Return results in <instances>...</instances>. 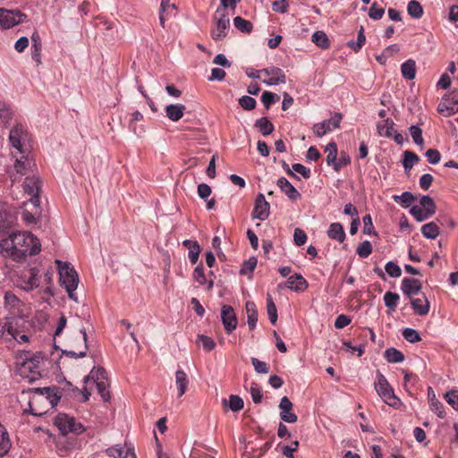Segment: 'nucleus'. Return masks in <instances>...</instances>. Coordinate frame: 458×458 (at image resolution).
I'll list each match as a JSON object with an SVG mask.
<instances>
[{
	"mask_svg": "<svg viewBox=\"0 0 458 458\" xmlns=\"http://www.w3.org/2000/svg\"><path fill=\"white\" fill-rule=\"evenodd\" d=\"M24 191L30 196V202L36 208H39V191L40 181L38 177H26L23 182Z\"/></svg>",
	"mask_w": 458,
	"mask_h": 458,
	"instance_id": "9b49d317",
	"label": "nucleus"
},
{
	"mask_svg": "<svg viewBox=\"0 0 458 458\" xmlns=\"http://www.w3.org/2000/svg\"><path fill=\"white\" fill-rule=\"evenodd\" d=\"M422 284L420 280L414 278L403 279V293L407 298L417 295L421 292Z\"/></svg>",
	"mask_w": 458,
	"mask_h": 458,
	"instance_id": "412c9836",
	"label": "nucleus"
},
{
	"mask_svg": "<svg viewBox=\"0 0 458 458\" xmlns=\"http://www.w3.org/2000/svg\"><path fill=\"white\" fill-rule=\"evenodd\" d=\"M55 263L57 265L61 285L64 287L69 298L77 302L78 297L75 290L78 287L79 276L76 270L69 262L56 259Z\"/></svg>",
	"mask_w": 458,
	"mask_h": 458,
	"instance_id": "20e7f679",
	"label": "nucleus"
},
{
	"mask_svg": "<svg viewBox=\"0 0 458 458\" xmlns=\"http://www.w3.org/2000/svg\"><path fill=\"white\" fill-rule=\"evenodd\" d=\"M4 306L10 310L19 309L21 305V300L11 291L4 293Z\"/></svg>",
	"mask_w": 458,
	"mask_h": 458,
	"instance_id": "f704fd0d",
	"label": "nucleus"
},
{
	"mask_svg": "<svg viewBox=\"0 0 458 458\" xmlns=\"http://www.w3.org/2000/svg\"><path fill=\"white\" fill-rule=\"evenodd\" d=\"M31 57L36 62L37 65L41 64V39L38 32H34L31 36Z\"/></svg>",
	"mask_w": 458,
	"mask_h": 458,
	"instance_id": "b1692460",
	"label": "nucleus"
},
{
	"mask_svg": "<svg viewBox=\"0 0 458 458\" xmlns=\"http://www.w3.org/2000/svg\"><path fill=\"white\" fill-rule=\"evenodd\" d=\"M17 330L13 322L4 320L1 325V335L6 340L17 339Z\"/></svg>",
	"mask_w": 458,
	"mask_h": 458,
	"instance_id": "7c9ffc66",
	"label": "nucleus"
},
{
	"mask_svg": "<svg viewBox=\"0 0 458 458\" xmlns=\"http://www.w3.org/2000/svg\"><path fill=\"white\" fill-rule=\"evenodd\" d=\"M351 163V157L346 152L342 151L340 153L339 158L336 160V163L335 164L334 170L335 172H338L341 167L347 165Z\"/></svg>",
	"mask_w": 458,
	"mask_h": 458,
	"instance_id": "774afa93",
	"label": "nucleus"
},
{
	"mask_svg": "<svg viewBox=\"0 0 458 458\" xmlns=\"http://www.w3.org/2000/svg\"><path fill=\"white\" fill-rule=\"evenodd\" d=\"M251 364L254 367V369L257 373L259 374H267L268 373V366L266 362L259 360L257 358L252 357L250 359Z\"/></svg>",
	"mask_w": 458,
	"mask_h": 458,
	"instance_id": "69168bd1",
	"label": "nucleus"
},
{
	"mask_svg": "<svg viewBox=\"0 0 458 458\" xmlns=\"http://www.w3.org/2000/svg\"><path fill=\"white\" fill-rule=\"evenodd\" d=\"M285 286L293 292L302 293L308 288L309 284L301 274L296 273L288 277Z\"/></svg>",
	"mask_w": 458,
	"mask_h": 458,
	"instance_id": "aec40b11",
	"label": "nucleus"
},
{
	"mask_svg": "<svg viewBox=\"0 0 458 458\" xmlns=\"http://www.w3.org/2000/svg\"><path fill=\"white\" fill-rule=\"evenodd\" d=\"M257 263H258V260L255 257L250 258L248 260H245L242 263V267L240 269V273L242 275H247V274L252 273L257 266Z\"/></svg>",
	"mask_w": 458,
	"mask_h": 458,
	"instance_id": "5fc2aeb1",
	"label": "nucleus"
},
{
	"mask_svg": "<svg viewBox=\"0 0 458 458\" xmlns=\"http://www.w3.org/2000/svg\"><path fill=\"white\" fill-rule=\"evenodd\" d=\"M277 186L291 200H297L301 198L300 192L286 178L280 177L277 180Z\"/></svg>",
	"mask_w": 458,
	"mask_h": 458,
	"instance_id": "4be33fe9",
	"label": "nucleus"
},
{
	"mask_svg": "<svg viewBox=\"0 0 458 458\" xmlns=\"http://www.w3.org/2000/svg\"><path fill=\"white\" fill-rule=\"evenodd\" d=\"M59 400L60 396L55 388H36L29 403L30 412L34 416H42L48 411L49 408L56 406Z\"/></svg>",
	"mask_w": 458,
	"mask_h": 458,
	"instance_id": "f03ea898",
	"label": "nucleus"
},
{
	"mask_svg": "<svg viewBox=\"0 0 458 458\" xmlns=\"http://www.w3.org/2000/svg\"><path fill=\"white\" fill-rule=\"evenodd\" d=\"M420 207H422L429 215L433 216L436 212V204L429 196H422L420 199Z\"/></svg>",
	"mask_w": 458,
	"mask_h": 458,
	"instance_id": "49530a36",
	"label": "nucleus"
},
{
	"mask_svg": "<svg viewBox=\"0 0 458 458\" xmlns=\"http://www.w3.org/2000/svg\"><path fill=\"white\" fill-rule=\"evenodd\" d=\"M357 254L360 258H368L372 252V245L370 242L364 241L362 242L356 250Z\"/></svg>",
	"mask_w": 458,
	"mask_h": 458,
	"instance_id": "4d7b16f0",
	"label": "nucleus"
},
{
	"mask_svg": "<svg viewBox=\"0 0 458 458\" xmlns=\"http://www.w3.org/2000/svg\"><path fill=\"white\" fill-rule=\"evenodd\" d=\"M199 346H201L205 352H211L216 347V343L212 338L205 335H199L196 341Z\"/></svg>",
	"mask_w": 458,
	"mask_h": 458,
	"instance_id": "37998d69",
	"label": "nucleus"
},
{
	"mask_svg": "<svg viewBox=\"0 0 458 458\" xmlns=\"http://www.w3.org/2000/svg\"><path fill=\"white\" fill-rule=\"evenodd\" d=\"M325 151L327 153V164L328 165L335 167V164L337 160V146L336 143L334 141L329 142L326 148Z\"/></svg>",
	"mask_w": 458,
	"mask_h": 458,
	"instance_id": "e433bc0d",
	"label": "nucleus"
},
{
	"mask_svg": "<svg viewBox=\"0 0 458 458\" xmlns=\"http://www.w3.org/2000/svg\"><path fill=\"white\" fill-rule=\"evenodd\" d=\"M105 454L113 458H127L129 455H134V449L131 445L124 444L114 445L105 450Z\"/></svg>",
	"mask_w": 458,
	"mask_h": 458,
	"instance_id": "6ab92c4d",
	"label": "nucleus"
},
{
	"mask_svg": "<svg viewBox=\"0 0 458 458\" xmlns=\"http://www.w3.org/2000/svg\"><path fill=\"white\" fill-rule=\"evenodd\" d=\"M416 75V63L412 59L407 60L403 64V77L407 80H412Z\"/></svg>",
	"mask_w": 458,
	"mask_h": 458,
	"instance_id": "a19ab883",
	"label": "nucleus"
},
{
	"mask_svg": "<svg viewBox=\"0 0 458 458\" xmlns=\"http://www.w3.org/2000/svg\"><path fill=\"white\" fill-rule=\"evenodd\" d=\"M391 119H384L377 123V131L379 136L394 139L397 144H401V133H398Z\"/></svg>",
	"mask_w": 458,
	"mask_h": 458,
	"instance_id": "f8f14e48",
	"label": "nucleus"
},
{
	"mask_svg": "<svg viewBox=\"0 0 458 458\" xmlns=\"http://www.w3.org/2000/svg\"><path fill=\"white\" fill-rule=\"evenodd\" d=\"M183 246L187 247L189 249V259L192 264H195L198 259L200 253V246L197 242H193L191 240H184L182 242Z\"/></svg>",
	"mask_w": 458,
	"mask_h": 458,
	"instance_id": "c85d7f7f",
	"label": "nucleus"
},
{
	"mask_svg": "<svg viewBox=\"0 0 458 458\" xmlns=\"http://www.w3.org/2000/svg\"><path fill=\"white\" fill-rule=\"evenodd\" d=\"M214 19L216 21V27L211 30V38L215 41L223 40L229 30L230 18L225 13H221V9L217 8Z\"/></svg>",
	"mask_w": 458,
	"mask_h": 458,
	"instance_id": "0eeeda50",
	"label": "nucleus"
},
{
	"mask_svg": "<svg viewBox=\"0 0 458 458\" xmlns=\"http://www.w3.org/2000/svg\"><path fill=\"white\" fill-rule=\"evenodd\" d=\"M255 125L264 136L271 134L274 131L273 123L267 117L258 119Z\"/></svg>",
	"mask_w": 458,
	"mask_h": 458,
	"instance_id": "ea45409f",
	"label": "nucleus"
},
{
	"mask_svg": "<svg viewBox=\"0 0 458 458\" xmlns=\"http://www.w3.org/2000/svg\"><path fill=\"white\" fill-rule=\"evenodd\" d=\"M267 312L269 321L272 325H275L277 321V309L269 293L267 294Z\"/></svg>",
	"mask_w": 458,
	"mask_h": 458,
	"instance_id": "79ce46f5",
	"label": "nucleus"
},
{
	"mask_svg": "<svg viewBox=\"0 0 458 458\" xmlns=\"http://www.w3.org/2000/svg\"><path fill=\"white\" fill-rule=\"evenodd\" d=\"M40 211L37 208L35 213H31L29 210H23L21 213V219L26 225L35 224L37 216H39Z\"/></svg>",
	"mask_w": 458,
	"mask_h": 458,
	"instance_id": "680f3d73",
	"label": "nucleus"
},
{
	"mask_svg": "<svg viewBox=\"0 0 458 458\" xmlns=\"http://www.w3.org/2000/svg\"><path fill=\"white\" fill-rule=\"evenodd\" d=\"M27 131L21 124L15 125L9 133V140L12 146L20 153H23L22 147L27 140Z\"/></svg>",
	"mask_w": 458,
	"mask_h": 458,
	"instance_id": "2eb2a0df",
	"label": "nucleus"
},
{
	"mask_svg": "<svg viewBox=\"0 0 458 458\" xmlns=\"http://www.w3.org/2000/svg\"><path fill=\"white\" fill-rule=\"evenodd\" d=\"M415 314L426 316L429 312L430 304L424 293L408 298Z\"/></svg>",
	"mask_w": 458,
	"mask_h": 458,
	"instance_id": "4468645a",
	"label": "nucleus"
},
{
	"mask_svg": "<svg viewBox=\"0 0 458 458\" xmlns=\"http://www.w3.org/2000/svg\"><path fill=\"white\" fill-rule=\"evenodd\" d=\"M234 27L242 32L250 33L252 30V23L241 16H236L233 19Z\"/></svg>",
	"mask_w": 458,
	"mask_h": 458,
	"instance_id": "a18cd8bd",
	"label": "nucleus"
},
{
	"mask_svg": "<svg viewBox=\"0 0 458 458\" xmlns=\"http://www.w3.org/2000/svg\"><path fill=\"white\" fill-rule=\"evenodd\" d=\"M54 424L64 435L70 432L81 434L85 430L80 422H77L74 418L69 417L66 414H58L54 420Z\"/></svg>",
	"mask_w": 458,
	"mask_h": 458,
	"instance_id": "6e6552de",
	"label": "nucleus"
},
{
	"mask_svg": "<svg viewBox=\"0 0 458 458\" xmlns=\"http://www.w3.org/2000/svg\"><path fill=\"white\" fill-rule=\"evenodd\" d=\"M410 133L415 144L420 146L423 145L424 140L422 137V131L420 127L411 125L410 127Z\"/></svg>",
	"mask_w": 458,
	"mask_h": 458,
	"instance_id": "13d9d810",
	"label": "nucleus"
},
{
	"mask_svg": "<svg viewBox=\"0 0 458 458\" xmlns=\"http://www.w3.org/2000/svg\"><path fill=\"white\" fill-rule=\"evenodd\" d=\"M89 381H92L96 385L98 392L100 394L102 400L106 403L109 402L111 395L107 389L109 384L106 371L103 368H94L90 373L83 378L85 385H87Z\"/></svg>",
	"mask_w": 458,
	"mask_h": 458,
	"instance_id": "39448f33",
	"label": "nucleus"
},
{
	"mask_svg": "<svg viewBox=\"0 0 458 458\" xmlns=\"http://www.w3.org/2000/svg\"><path fill=\"white\" fill-rule=\"evenodd\" d=\"M269 208L270 205L266 200L265 196L262 193H259L257 196L254 209L252 212V218L259 219L261 221L266 220L269 216Z\"/></svg>",
	"mask_w": 458,
	"mask_h": 458,
	"instance_id": "a211bd4d",
	"label": "nucleus"
},
{
	"mask_svg": "<svg viewBox=\"0 0 458 458\" xmlns=\"http://www.w3.org/2000/svg\"><path fill=\"white\" fill-rule=\"evenodd\" d=\"M250 394L255 403H260L263 398V393L259 386L256 382H252L250 386Z\"/></svg>",
	"mask_w": 458,
	"mask_h": 458,
	"instance_id": "603ef678",
	"label": "nucleus"
},
{
	"mask_svg": "<svg viewBox=\"0 0 458 458\" xmlns=\"http://www.w3.org/2000/svg\"><path fill=\"white\" fill-rule=\"evenodd\" d=\"M30 165V159L27 157L21 156V158H16L14 168L18 174L23 175L27 173L28 167Z\"/></svg>",
	"mask_w": 458,
	"mask_h": 458,
	"instance_id": "de8ad7c7",
	"label": "nucleus"
},
{
	"mask_svg": "<svg viewBox=\"0 0 458 458\" xmlns=\"http://www.w3.org/2000/svg\"><path fill=\"white\" fill-rule=\"evenodd\" d=\"M377 382L375 383V389L381 399L389 406L397 407L400 403L399 398L394 394L393 388L387 382L384 375L377 372Z\"/></svg>",
	"mask_w": 458,
	"mask_h": 458,
	"instance_id": "423d86ee",
	"label": "nucleus"
},
{
	"mask_svg": "<svg viewBox=\"0 0 458 458\" xmlns=\"http://www.w3.org/2000/svg\"><path fill=\"white\" fill-rule=\"evenodd\" d=\"M454 106L447 101V98H443L442 101L438 104L437 112L445 116H450L453 113Z\"/></svg>",
	"mask_w": 458,
	"mask_h": 458,
	"instance_id": "052dcab7",
	"label": "nucleus"
},
{
	"mask_svg": "<svg viewBox=\"0 0 458 458\" xmlns=\"http://www.w3.org/2000/svg\"><path fill=\"white\" fill-rule=\"evenodd\" d=\"M403 337L408 342L415 344L421 341L419 332L412 328H405L403 330Z\"/></svg>",
	"mask_w": 458,
	"mask_h": 458,
	"instance_id": "864d4df0",
	"label": "nucleus"
},
{
	"mask_svg": "<svg viewBox=\"0 0 458 458\" xmlns=\"http://www.w3.org/2000/svg\"><path fill=\"white\" fill-rule=\"evenodd\" d=\"M399 294L393 292H386L383 297L384 303L388 309V313L396 310L399 301Z\"/></svg>",
	"mask_w": 458,
	"mask_h": 458,
	"instance_id": "2f4dec72",
	"label": "nucleus"
},
{
	"mask_svg": "<svg viewBox=\"0 0 458 458\" xmlns=\"http://www.w3.org/2000/svg\"><path fill=\"white\" fill-rule=\"evenodd\" d=\"M403 165L406 172H409L414 165L419 163L420 157L417 154L411 150H405L403 152Z\"/></svg>",
	"mask_w": 458,
	"mask_h": 458,
	"instance_id": "473e14b6",
	"label": "nucleus"
},
{
	"mask_svg": "<svg viewBox=\"0 0 458 458\" xmlns=\"http://www.w3.org/2000/svg\"><path fill=\"white\" fill-rule=\"evenodd\" d=\"M385 359L391 363L401 361V352L395 348H388L384 352Z\"/></svg>",
	"mask_w": 458,
	"mask_h": 458,
	"instance_id": "3c124183",
	"label": "nucleus"
},
{
	"mask_svg": "<svg viewBox=\"0 0 458 458\" xmlns=\"http://www.w3.org/2000/svg\"><path fill=\"white\" fill-rule=\"evenodd\" d=\"M445 401L458 411V390H451L445 394Z\"/></svg>",
	"mask_w": 458,
	"mask_h": 458,
	"instance_id": "338daca9",
	"label": "nucleus"
},
{
	"mask_svg": "<svg viewBox=\"0 0 458 458\" xmlns=\"http://www.w3.org/2000/svg\"><path fill=\"white\" fill-rule=\"evenodd\" d=\"M260 72L269 77L268 79L263 81V82L267 85L274 86L286 82V76L284 72L278 67L270 66L260 70Z\"/></svg>",
	"mask_w": 458,
	"mask_h": 458,
	"instance_id": "f3484780",
	"label": "nucleus"
},
{
	"mask_svg": "<svg viewBox=\"0 0 458 458\" xmlns=\"http://www.w3.org/2000/svg\"><path fill=\"white\" fill-rule=\"evenodd\" d=\"M41 360L40 354L31 355L28 352L20 354L16 361L17 373L29 382L36 381L41 377Z\"/></svg>",
	"mask_w": 458,
	"mask_h": 458,
	"instance_id": "7ed1b4c3",
	"label": "nucleus"
},
{
	"mask_svg": "<svg viewBox=\"0 0 458 458\" xmlns=\"http://www.w3.org/2000/svg\"><path fill=\"white\" fill-rule=\"evenodd\" d=\"M80 332L82 335V340H83L82 349L80 350L78 352H74V351H67V350L64 351L63 353L65 354L66 356L78 359V358H82L86 355L87 350H88L87 333H86L85 328H81Z\"/></svg>",
	"mask_w": 458,
	"mask_h": 458,
	"instance_id": "72a5a7b5",
	"label": "nucleus"
},
{
	"mask_svg": "<svg viewBox=\"0 0 458 458\" xmlns=\"http://www.w3.org/2000/svg\"><path fill=\"white\" fill-rule=\"evenodd\" d=\"M408 14L414 19H420L424 13L422 5L416 0L409 2L407 6Z\"/></svg>",
	"mask_w": 458,
	"mask_h": 458,
	"instance_id": "4c0bfd02",
	"label": "nucleus"
},
{
	"mask_svg": "<svg viewBox=\"0 0 458 458\" xmlns=\"http://www.w3.org/2000/svg\"><path fill=\"white\" fill-rule=\"evenodd\" d=\"M193 278L200 285L205 286L208 291H210L214 286V281L212 279L208 280L206 278L204 269L202 266H197L193 271Z\"/></svg>",
	"mask_w": 458,
	"mask_h": 458,
	"instance_id": "393cba45",
	"label": "nucleus"
},
{
	"mask_svg": "<svg viewBox=\"0 0 458 458\" xmlns=\"http://www.w3.org/2000/svg\"><path fill=\"white\" fill-rule=\"evenodd\" d=\"M277 100H279V97L270 91H264L261 96V101L267 109H268L270 106Z\"/></svg>",
	"mask_w": 458,
	"mask_h": 458,
	"instance_id": "bf43d9fd",
	"label": "nucleus"
},
{
	"mask_svg": "<svg viewBox=\"0 0 458 458\" xmlns=\"http://www.w3.org/2000/svg\"><path fill=\"white\" fill-rule=\"evenodd\" d=\"M256 100L250 96H243L239 99V105L245 110L250 111L256 107Z\"/></svg>",
	"mask_w": 458,
	"mask_h": 458,
	"instance_id": "0e129e2a",
	"label": "nucleus"
},
{
	"mask_svg": "<svg viewBox=\"0 0 458 458\" xmlns=\"http://www.w3.org/2000/svg\"><path fill=\"white\" fill-rule=\"evenodd\" d=\"M421 233L428 239H435L439 234V227L434 222L425 224L421 227Z\"/></svg>",
	"mask_w": 458,
	"mask_h": 458,
	"instance_id": "c9c22d12",
	"label": "nucleus"
},
{
	"mask_svg": "<svg viewBox=\"0 0 458 458\" xmlns=\"http://www.w3.org/2000/svg\"><path fill=\"white\" fill-rule=\"evenodd\" d=\"M175 384L178 388V395L181 397L185 394L189 385L188 376L183 370L179 369L175 372Z\"/></svg>",
	"mask_w": 458,
	"mask_h": 458,
	"instance_id": "bb28decb",
	"label": "nucleus"
},
{
	"mask_svg": "<svg viewBox=\"0 0 458 458\" xmlns=\"http://www.w3.org/2000/svg\"><path fill=\"white\" fill-rule=\"evenodd\" d=\"M26 19V15L18 9L8 10L0 8V27L10 29L21 23Z\"/></svg>",
	"mask_w": 458,
	"mask_h": 458,
	"instance_id": "1a4fd4ad",
	"label": "nucleus"
},
{
	"mask_svg": "<svg viewBox=\"0 0 458 458\" xmlns=\"http://www.w3.org/2000/svg\"><path fill=\"white\" fill-rule=\"evenodd\" d=\"M342 119L343 115L341 113H335L330 119L315 123L312 131L317 137L321 138L333 130L339 128Z\"/></svg>",
	"mask_w": 458,
	"mask_h": 458,
	"instance_id": "9d476101",
	"label": "nucleus"
},
{
	"mask_svg": "<svg viewBox=\"0 0 458 458\" xmlns=\"http://www.w3.org/2000/svg\"><path fill=\"white\" fill-rule=\"evenodd\" d=\"M247 312V323L250 329H254L258 322V310L256 305L252 301H247L245 305Z\"/></svg>",
	"mask_w": 458,
	"mask_h": 458,
	"instance_id": "cd10ccee",
	"label": "nucleus"
},
{
	"mask_svg": "<svg viewBox=\"0 0 458 458\" xmlns=\"http://www.w3.org/2000/svg\"><path fill=\"white\" fill-rule=\"evenodd\" d=\"M41 250L38 239L30 232L13 233L0 241L3 256L21 260L28 255H37Z\"/></svg>",
	"mask_w": 458,
	"mask_h": 458,
	"instance_id": "f257e3e1",
	"label": "nucleus"
},
{
	"mask_svg": "<svg viewBox=\"0 0 458 458\" xmlns=\"http://www.w3.org/2000/svg\"><path fill=\"white\" fill-rule=\"evenodd\" d=\"M68 390L72 392V395L82 394V402H87L91 394V391L85 386L82 390L78 387H73L71 383H67Z\"/></svg>",
	"mask_w": 458,
	"mask_h": 458,
	"instance_id": "6e6d98bb",
	"label": "nucleus"
},
{
	"mask_svg": "<svg viewBox=\"0 0 458 458\" xmlns=\"http://www.w3.org/2000/svg\"><path fill=\"white\" fill-rule=\"evenodd\" d=\"M20 287L27 292L32 291L39 285L38 270L32 267L24 271L20 278Z\"/></svg>",
	"mask_w": 458,
	"mask_h": 458,
	"instance_id": "ddd939ff",
	"label": "nucleus"
},
{
	"mask_svg": "<svg viewBox=\"0 0 458 458\" xmlns=\"http://www.w3.org/2000/svg\"><path fill=\"white\" fill-rule=\"evenodd\" d=\"M185 109L182 104H171L165 106V114L169 120L177 122L183 116Z\"/></svg>",
	"mask_w": 458,
	"mask_h": 458,
	"instance_id": "5701e85b",
	"label": "nucleus"
},
{
	"mask_svg": "<svg viewBox=\"0 0 458 458\" xmlns=\"http://www.w3.org/2000/svg\"><path fill=\"white\" fill-rule=\"evenodd\" d=\"M385 270L386 273L391 277H398L401 276L400 267L393 261H389L386 264Z\"/></svg>",
	"mask_w": 458,
	"mask_h": 458,
	"instance_id": "e2e57ef3",
	"label": "nucleus"
},
{
	"mask_svg": "<svg viewBox=\"0 0 458 458\" xmlns=\"http://www.w3.org/2000/svg\"><path fill=\"white\" fill-rule=\"evenodd\" d=\"M311 40L316 46L323 49H327L330 46L327 34L321 30L314 32Z\"/></svg>",
	"mask_w": 458,
	"mask_h": 458,
	"instance_id": "58836bf2",
	"label": "nucleus"
},
{
	"mask_svg": "<svg viewBox=\"0 0 458 458\" xmlns=\"http://www.w3.org/2000/svg\"><path fill=\"white\" fill-rule=\"evenodd\" d=\"M365 40H366V38H365V35H364V29L362 27H360V29L358 32L357 40L356 41H353V40L349 41L347 43V46L349 47H351L352 50H354L355 52H358L360 50V48L364 45Z\"/></svg>",
	"mask_w": 458,
	"mask_h": 458,
	"instance_id": "09e8293b",
	"label": "nucleus"
},
{
	"mask_svg": "<svg viewBox=\"0 0 458 458\" xmlns=\"http://www.w3.org/2000/svg\"><path fill=\"white\" fill-rule=\"evenodd\" d=\"M12 118L13 112L11 111L10 106L4 102H0V124H8Z\"/></svg>",
	"mask_w": 458,
	"mask_h": 458,
	"instance_id": "c03bdc74",
	"label": "nucleus"
},
{
	"mask_svg": "<svg viewBox=\"0 0 458 458\" xmlns=\"http://www.w3.org/2000/svg\"><path fill=\"white\" fill-rule=\"evenodd\" d=\"M223 404L225 407H228L234 412L241 411L244 405L243 400L240 396L234 394H231L228 400L224 399Z\"/></svg>",
	"mask_w": 458,
	"mask_h": 458,
	"instance_id": "c756f323",
	"label": "nucleus"
},
{
	"mask_svg": "<svg viewBox=\"0 0 458 458\" xmlns=\"http://www.w3.org/2000/svg\"><path fill=\"white\" fill-rule=\"evenodd\" d=\"M327 236L332 240L343 242L345 239V232L343 225L340 223L331 224L327 231Z\"/></svg>",
	"mask_w": 458,
	"mask_h": 458,
	"instance_id": "a878e982",
	"label": "nucleus"
},
{
	"mask_svg": "<svg viewBox=\"0 0 458 458\" xmlns=\"http://www.w3.org/2000/svg\"><path fill=\"white\" fill-rule=\"evenodd\" d=\"M410 213L414 216V218L420 222L424 221L431 216L422 207L418 205L412 206L410 209Z\"/></svg>",
	"mask_w": 458,
	"mask_h": 458,
	"instance_id": "8fccbe9b",
	"label": "nucleus"
},
{
	"mask_svg": "<svg viewBox=\"0 0 458 458\" xmlns=\"http://www.w3.org/2000/svg\"><path fill=\"white\" fill-rule=\"evenodd\" d=\"M221 320L225 330L227 334H231L236 329L238 320L233 309L229 305H224L221 309Z\"/></svg>",
	"mask_w": 458,
	"mask_h": 458,
	"instance_id": "dca6fc26",
	"label": "nucleus"
}]
</instances>
